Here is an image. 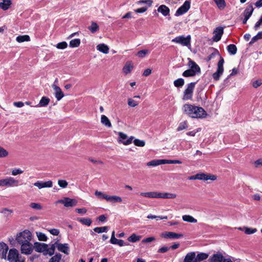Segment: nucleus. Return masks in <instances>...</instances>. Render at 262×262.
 Listing matches in <instances>:
<instances>
[{"label":"nucleus","instance_id":"nucleus-26","mask_svg":"<svg viewBox=\"0 0 262 262\" xmlns=\"http://www.w3.org/2000/svg\"><path fill=\"white\" fill-rule=\"evenodd\" d=\"M133 63L131 61H127L123 68L122 71L124 74H127L130 73L133 69Z\"/></svg>","mask_w":262,"mask_h":262},{"label":"nucleus","instance_id":"nucleus-40","mask_svg":"<svg viewBox=\"0 0 262 262\" xmlns=\"http://www.w3.org/2000/svg\"><path fill=\"white\" fill-rule=\"evenodd\" d=\"M56 247L55 243L52 244L50 248L47 247V249L46 250L44 254H49L50 256L52 255L55 252V248Z\"/></svg>","mask_w":262,"mask_h":262},{"label":"nucleus","instance_id":"nucleus-54","mask_svg":"<svg viewBox=\"0 0 262 262\" xmlns=\"http://www.w3.org/2000/svg\"><path fill=\"white\" fill-rule=\"evenodd\" d=\"M30 206L31 208L34 209L39 210L42 209V208L41 205L39 203H31L30 204Z\"/></svg>","mask_w":262,"mask_h":262},{"label":"nucleus","instance_id":"nucleus-36","mask_svg":"<svg viewBox=\"0 0 262 262\" xmlns=\"http://www.w3.org/2000/svg\"><path fill=\"white\" fill-rule=\"evenodd\" d=\"M199 74L195 71H194L192 69H190V68L186 71H185L183 73V76L184 77H193L195 76L196 75Z\"/></svg>","mask_w":262,"mask_h":262},{"label":"nucleus","instance_id":"nucleus-23","mask_svg":"<svg viewBox=\"0 0 262 262\" xmlns=\"http://www.w3.org/2000/svg\"><path fill=\"white\" fill-rule=\"evenodd\" d=\"M189 62L188 66L190 69H192L194 71H195L199 74L201 73V69L200 67L193 60L188 58Z\"/></svg>","mask_w":262,"mask_h":262},{"label":"nucleus","instance_id":"nucleus-32","mask_svg":"<svg viewBox=\"0 0 262 262\" xmlns=\"http://www.w3.org/2000/svg\"><path fill=\"white\" fill-rule=\"evenodd\" d=\"M158 192L155 191L140 193V195L149 198H158Z\"/></svg>","mask_w":262,"mask_h":262},{"label":"nucleus","instance_id":"nucleus-21","mask_svg":"<svg viewBox=\"0 0 262 262\" xmlns=\"http://www.w3.org/2000/svg\"><path fill=\"white\" fill-rule=\"evenodd\" d=\"M191 36L187 35L186 37L181 36V45L187 47L188 49L191 48Z\"/></svg>","mask_w":262,"mask_h":262},{"label":"nucleus","instance_id":"nucleus-35","mask_svg":"<svg viewBox=\"0 0 262 262\" xmlns=\"http://www.w3.org/2000/svg\"><path fill=\"white\" fill-rule=\"evenodd\" d=\"M101 122L102 124L108 127L112 126V124L108 118L105 115H103L101 116Z\"/></svg>","mask_w":262,"mask_h":262},{"label":"nucleus","instance_id":"nucleus-43","mask_svg":"<svg viewBox=\"0 0 262 262\" xmlns=\"http://www.w3.org/2000/svg\"><path fill=\"white\" fill-rule=\"evenodd\" d=\"M182 219L184 221L189 223H196L197 220L189 215H185L182 216Z\"/></svg>","mask_w":262,"mask_h":262},{"label":"nucleus","instance_id":"nucleus-10","mask_svg":"<svg viewBox=\"0 0 262 262\" xmlns=\"http://www.w3.org/2000/svg\"><path fill=\"white\" fill-rule=\"evenodd\" d=\"M21 245V252L25 254H30L33 251V248L30 242L29 243L19 244Z\"/></svg>","mask_w":262,"mask_h":262},{"label":"nucleus","instance_id":"nucleus-19","mask_svg":"<svg viewBox=\"0 0 262 262\" xmlns=\"http://www.w3.org/2000/svg\"><path fill=\"white\" fill-rule=\"evenodd\" d=\"M48 245L44 243H35L34 248L38 252H44L47 249Z\"/></svg>","mask_w":262,"mask_h":262},{"label":"nucleus","instance_id":"nucleus-60","mask_svg":"<svg viewBox=\"0 0 262 262\" xmlns=\"http://www.w3.org/2000/svg\"><path fill=\"white\" fill-rule=\"evenodd\" d=\"M262 24V15H261L259 19L256 23L254 26V29L255 30H257L260 25Z\"/></svg>","mask_w":262,"mask_h":262},{"label":"nucleus","instance_id":"nucleus-61","mask_svg":"<svg viewBox=\"0 0 262 262\" xmlns=\"http://www.w3.org/2000/svg\"><path fill=\"white\" fill-rule=\"evenodd\" d=\"M152 1L151 0H141L137 2L138 4H146L148 5V6H150Z\"/></svg>","mask_w":262,"mask_h":262},{"label":"nucleus","instance_id":"nucleus-14","mask_svg":"<svg viewBox=\"0 0 262 262\" xmlns=\"http://www.w3.org/2000/svg\"><path fill=\"white\" fill-rule=\"evenodd\" d=\"M52 87L54 89L55 96L57 100L58 101L61 100L64 96L61 89L55 84H53Z\"/></svg>","mask_w":262,"mask_h":262},{"label":"nucleus","instance_id":"nucleus-46","mask_svg":"<svg viewBox=\"0 0 262 262\" xmlns=\"http://www.w3.org/2000/svg\"><path fill=\"white\" fill-rule=\"evenodd\" d=\"M108 227L104 226L101 227H95L94 229V231L98 233H101L103 232H106L108 230Z\"/></svg>","mask_w":262,"mask_h":262},{"label":"nucleus","instance_id":"nucleus-13","mask_svg":"<svg viewBox=\"0 0 262 262\" xmlns=\"http://www.w3.org/2000/svg\"><path fill=\"white\" fill-rule=\"evenodd\" d=\"M9 248L7 244L4 242L0 243V256L2 258L6 259Z\"/></svg>","mask_w":262,"mask_h":262},{"label":"nucleus","instance_id":"nucleus-49","mask_svg":"<svg viewBox=\"0 0 262 262\" xmlns=\"http://www.w3.org/2000/svg\"><path fill=\"white\" fill-rule=\"evenodd\" d=\"M95 195L99 199L105 200H106V198H107L108 196V195L105 194L104 193L101 191H99L98 190L95 191Z\"/></svg>","mask_w":262,"mask_h":262},{"label":"nucleus","instance_id":"nucleus-5","mask_svg":"<svg viewBox=\"0 0 262 262\" xmlns=\"http://www.w3.org/2000/svg\"><path fill=\"white\" fill-rule=\"evenodd\" d=\"M224 63V58L222 57H221L220 60L217 63V69L216 72L213 74L212 77L213 78L217 81L219 80L220 76L222 75L224 72V68L223 64Z\"/></svg>","mask_w":262,"mask_h":262},{"label":"nucleus","instance_id":"nucleus-7","mask_svg":"<svg viewBox=\"0 0 262 262\" xmlns=\"http://www.w3.org/2000/svg\"><path fill=\"white\" fill-rule=\"evenodd\" d=\"M196 82H191L187 85V89L184 92L183 99L188 100L192 98L193 91Z\"/></svg>","mask_w":262,"mask_h":262},{"label":"nucleus","instance_id":"nucleus-28","mask_svg":"<svg viewBox=\"0 0 262 262\" xmlns=\"http://www.w3.org/2000/svg\"><path fill=\"white\" fill-rule=\"evenodd\" d=\"M50 101V100L48 97L43 96L41 98V99L39 101V103L37 105H36L35 106L36 107H45L49 104Z\"/></svg>","mask_w":262,"mask_h":262},{"label":"nucleus","instance_id":"nucleus-2","mask_svg":"<svg viewBox=\"0 0 262 262\" xmlns=\"http://www.w3.org/2000/svg\"><path fill=\"white\" fill-rule=\"evenodd\" d=\"M31 232L28 230H25L17 234L16 241L18 244L29 243V242L31 241Z\"/></svg>","mask_w":262,"mask_h":262},{"label":"nucleus","instance_id":"nucleus-44","mask_svg":"<svg viewBox=\"0 0 262 262\" xmlns=\"http://www.w3.org/2000/svg\"><path fill=\"white\" fill-rule=\"evenodd\" d=\"M141 236L139 235H137L136 234H132L128 238V241L130 242H136L137 241H139Z\"/></svg>","mask_w":262,"mask_h":262},{"label":"nucleus","instance_id":"nucleus-29","mask_svg":"<svg viewBox=\"0 0 262 262\" xmlns=\"http://www.w3.org/2000/svg\"><path fill=\"white\" fill-rule=\"evenodd\" d=\"M12 4L11 0H3L0 2V8L3 10H8Z\"/></svg>","mask_w":262,"mask_h":262},{"label":"nucleus","instance_id":"nucleus-16","mask_svg":"<svg viewBox=\"0 0 262 262\" xmlns=\"http://www.w3.org/2000/svg\"><path fill=\"white\" fill-rule=\"evenodd\" d=\"M195 107L196 106H194L191 104H185L183 106V111L185 113L192 118L193 111H194Z\"/></svg>","mask_w":262,"mask_h":262},{"label":"nucleus","instance_id":"nucleus-27","mask_svg":"<svg viewBox=\"0 0 262 262\" xmlns=\"http://www.w3.org/2000/svg\"><path fill=\"white\" fill-rule=\"evenodd\" d=\"M195 257L194 252H189L185 256L183 262H194Z\"/></svg>","mask_w":262,"mask_h":262},{"label":"nucleus","instance_id":"nucleus-59","mask_svg":"<svg viewBox=\"0 0 262 262\" xmlns=\"http://www.w3.org/2000/svg\"><path fill=\"white\" fill-rule=\"evenodd\" d=\"M139 104V102L134 100V99L132 98H129L128 99V104L129 106L132 107H135L137 105H138Z\"/></svg>","mask_w":262,"mask_h":262},{"label":"nucleus","instance_id":"nucleus-20","mask_svg":"<svg viewBox=\"0 0 262 262\" xmlns=\"http://www.w3.org/2000/svg\"><path fill=\"white\" fill-rule=\"evenodd\" d=\"M254 11V8L252 4H250L245 9L243 15L245 18H248L251 17Z\"/></svg>","mask_w":262,"mask_h":262},{"label":"nucleus","instance_id":"nucleus-50","mask_svg":"<svg viewBox=\"0 0 262 262\" xmlns=\"http://www.w3.org/2000/svg\"><path fill=\"white\" fill-rule=\"evenodd\" d=\"M134 144L139 147H143L145 145V142L144 140L136 139L133 141Z\"/></svg>","mask_w":262,"mask_h":262},{"label":"nucleus","instance_id":"nucleus-57","mask_svg":"<svg viewBox=\"0 0 262 262\" xmlns=\"http://www.w3.org/2000/svg\"><path fill=\"white\" fill-rule=\"evenodd\" d=\"M58 184L60 187L64 188L67 187L68 183L64 180H59L58 181Z\"/></svg>","mask_w":262,"mask_h":262},{"label":"nucleus","instance_id":"nucleus-38","mask_svg":"<svg viewBox=\"0 0 262 262\" xmlns=\"http://www.w3.org/2000/svg\"><path fill=\"white\" fill-rule=\"evenodd\" d=\"M30 40V38L28 35H19L16 38V40L18 42H23L24 41H29Z\"/></svg>","mask_w":262,"mask_h":262},{"label":"nucleus","instance_id":"nucleus-47","mask_svg":"<svg viewBox=\"0 0 262 262\" xmlns=\"http://www.w3.org/2000/svg\"><path fill=\"white\" fill-rule=\"evenodd\" d=\"M61 259V255L59 253H57L54 256L52 257L49 262H59Z\"/></svg>","mask_w":262,"mask_h":262},{"label":"nucleus","instance_id":"nucleus-18","mask_svg":"<svg viewBox=\"0 0 262 262\" xmlns=\"http://www.w3.org/2000/svg\"><path fill=\"white\" fill-rule=\"evenodd\" d=\"M223 254L221 253L213 254L209 259L210 262H223L224 260Z\"/></svg>","mask_w":262,"mask_h":262},{"label":"nucleus","instance_id":"nucleus-62","mask_svg":"<svg viewBox=\"0 0 262 262\" xmlns=\"http://www.w3.org/2000/svg\"><path fill=\"white\" fill-rule=\"evenodd\" d=\"M262 84V79L257 80L253 82V86L255 88H257Z\"/></svg>","mask_w":262,"mask_h":262},{"label":"nucleus","instance_id":"nucleus-63","mask_svg":"<svg viewBox=\"0 0 262 262\" xmlns=\"http://www.w3.org/2000/svg\"><path fill=\"white\" fill-rule=\"evenodd\" d=\"M23 173V170L20 169H14L12 171V174L13 176H16Z\"/></svg>","mask_w":262,"mask_h":262},{"label":"nucleus","instance_id":"nucleus-45","mask_svg":"<svg viewBox=\"0 0 262 262\" xmlns=\"http://www.w3.org/2000/svg\"><path fill=\"white\" fill-rule=\"evenodd\" d=\"M80 39H74L70 41L69 45L70 47L75 48L78 47L80 45Z\"/></svg>","mask_w":262,"mask_h":262},{"label":"nucleus","instance_id":"nucleus-12","mask_svg":"<svg viewBox=\"0 0 262 262\" xmlns=\"http://www.w3.org/2000/svg\"><path fill=\"white\" fill-rule=\"evenodd\" d=\"M34 185L37 187L39 189L51 188L53 186V182L51 180L46 182L37 181L34 183Z\"/></svg>","mask_w":262,"mask_h":262},{"label":"nucleus","instance_id":"nucleus-22","mask_svg":"<svg viewBox=\"0 0 262 262\" xmlns=\"http://www.w3.org/2000/svg\"><path fill=\"white\" fill-rule=\"evenodd\" d=\"M106 201L112 203H121L122 199L121 197L118 195H108L107 198H106Z\"/></svg>","mask_w":262,"mask_h":262},{"label":"nucleus","instance_id":"nucleus-55","mask_svg":"<svg viewBox=\"0 0 262 262\" xmlns=\"http://www.w3.org/2000/svg\"><path fill=\"white\" fill-rule=\"evenodd\" d=\"M37 236L39 241H46L47 239V237L46 235L42 233V232H36Z\"/></svg>","mask_w":262,"mask_h":262},{"label":"nucleus","instance_id":"nucleus-30","mask_svg":"<svg viewBox=\"0 0 262 262\" xmlns=\"http://www.w3.org/2000/svg\"><path fill=\"white\" fill-rule=\"evenodd\" d=\"M191 0H186L181 6V15L187 12L190 8Z\"/></svg>","mask_w":262,"mask_h":262},{"label":"nucleus","instance_id":"nucleus-11","mask_svg":"<svg viewBox=\"0 0 262 262\" xmlns=\"http://www.w3.org/2000/svg\"><path fill=\"white\" fill-rule=\"evenodd\" d=\"M224 33V29L222 27L216 28L213 31V40L215 42L219 41L222 37V35Z\"/></svg>","mask_w":262,"mask_h":262},{"label":"nucleus","instance_id":"nucleus-6","mask_svg":"<svg viewBox=\"0 0 262 262\" xmlns=\"http://www.w3.org/2000/svg\"><path fill=\"white\" fill-rule=\"evenodd\" d=\"M118 135V142L119 143H122L125 145H128L132 143L133 139H134V137L133 136H130V137L128 138L126 134L122 132H119Z\"/></svg>","mask_w":262,"mask_h":262},{"label":"nucleus","instance_id":"nucleus-39","mask_svg":"<svg viewBox=\"0 0 262 262\" xmlns=\"http://www.w3.org/2000/svg\"><path fill=\"white\" fill-rule=\"evenodd\" d=\"M99 29V26L94 21L91 23V26L88 27V29L92 33H94L97 32Z\"/></svg>","mask_w":262,"mask_h":262},{"label":"nucleus","instance_id":"nucleus-34","mask_svg":"<svg viewBox=\"0 0 262 262\" xmlns=\"http://www.w3.org/2000/svg\"><path fill=\"white\" fill-rule=\"evenodd\" d=\"M213 1L220 10H224L226 7V3L225 0H213Z\"/></svg>","mask_w":262,"mask_h":262},{"label":"nucleus","instance_id":"nucleus-64","mask_svg":"<svg viewBox=\"0 0 262 262\" xmlns=\"http://www.w3.org/2000/svg\"><path fill=\"white\" fill-rule=\"evenodd\" d=\"M75 211L78 212V213L81 214H84L86 213L87 210L85 208H76L75 209Z\"/></svg>","mask_w":262,"mask_h":262},{"label":"nucleus","instance_id":"nucleus-42","mask_svg":"<svg viewBox=\"0 0 262 262\" xmlns=\"http://www.w3.org/2000/svg\"><path fill=\"white\" fill-rule=\"evenodd\" d=\"M158 198H173L175 197V195L168 193L158 192Z\"/></svg>","mask_w":262,"mask_h":262},{"label":"nucleus","instance_id":"nucleus-58","mask_svg":"<svg viewBox=\"0 0 262 262\" xmlns=\"http://www.w3.org/2000/svg\"><path fill=\"white\" fill-rule=\"evenodd\" d=\"M68 46V44L66 41H62L57 43L56 46V48L59 49H64Z\"/></svg>","mask_w":262,"mask_h":262},{"label":"nucleus","instance_id":"nucleus-24","mask_svg":"<svg viewBox=\"0 0 262 262\" xmlns=\"http://www.w3.org/2000/svg\"><path fill=\"white\" fill-rule=\"evenodd\" d=\"M164 159L153 160L146 163L148 167H156L157 166L164 164Z\"/></svg>","mask_w":262,"mask_h":262},{"label":"nucleus","instance_id":"nucleus-17","mask_svg":"<svg viewBox=\"0 0 262 262\" xmlns=\"http://www.w3.org/2000/svg\"><path fill=\"white\" fill-rule=\"evenodd\" d=\"M55 244L58 251L63 252L66 254H69V247L68 244H60L56 242Z\"/></svg>","mask_w":262,"mask_h":262},{"label":"nucleus","instance_id":"nucleus-9","mask_svg":"<svg viewBox=\"0 0 262 262\" xmlns=\"http://www.w3.org/2000/svg\"><path fill=\"white\" fill-rule=\"evenodd\" d=\"M57 203L63 204L66 207H73L77 205V201L75 199H70L69 198H64L62 200L57 201Z\"/></svg>","mask_w":262,"mask_h":262},{"label":"nucleus","instance_id":"nucleus-52","mask_svg":"<svg viewBox=\"0 0 262 262\" xmlns=\"http://www.w3.org/2000/svg\"><path fill=\"white\" fill-rule=\"evenodd\" d=\"M8 155L9 152L3 147L0 146V158L7 157Z\"/></svg>","mask_w":262,"mask_h":262},{"label":"nucleus","instance_id":"nucleus-3","mask_svg":"<svg viewBox=\"0 0 262 262\" xmlns=\"http://www.w3.org/2000/svg\"><path fill=\"white\" fill-rule=\"evenodd\" d=\"M217 179L216 176L210 173H199L189 177V180H200L203 181H215Z\"/></svg>","mask_w":262,"mask_h":262},{"label":"nucleus","instance_id":"nucleus-31","mask_svg":"<svg viewBox=\"0 0 262 262\" xmlns=\"http://www.w3.org/2000/svg\"><path fill=\"white\" fill-rule=\"evenodd\" d=\"M96 48L99 51L104 54H107L108 53L109 48L104 43H101L97 45Z\"/></svg>","mask_w":262,"mask_h":262},{"label":"nucleus","instance_id":"nucleus-33","mask_svg":"<svg viewBox=\"0 0 262 262\" xmlns=\"http://www.w3.org/2000/svg\"><path fill=\"white\" fill-rule=\"evenodd\" d=\"M158 11L161 13L163 15L167 16L169 13V9L165 5H161L158 8Z\"/></svg>","mask_w":262,"mask_h":262},{"label":"nucleus","instance_id":"nucleus-25","mask_svg":"<svg viewBox=\"0 0 262 262\" xmlns=\"http://www.w3.org/2000/svg\"><path fill=\"white\" fill-rule=\"evenodd\" d=\"M209 256V254L206 253H199L196 255H195L194 262H200L206 259Z\"/></svg>","mask_w":262,"mask_h":262},{"label":"nucleus","instance_id":"nucleus-4","mask_svg":"<svg viewBox=\"0 0 262 262\" xmlns=\"http://www.w3.org/2000/svg\"><path fill=\"white\" fill-rule=\"evenodd\" d=\"M18 181L13 177H7L4 179L0 180V187H12L18 185Z\"/></svg>","mask_w":262,"mask_h":262},{"label":"nucleus","instance_id":"nucleus-56","mask_svg":"<svg viewBox=\"0 0 262 262\" xmlns=\"http://www.w3.org/2000/svg\"><path fill=\"white\" fill-rule=\"evenodd\" d=\"M0 212L4 214L6 216H9L12 213L13 210L7 208H4L0 211Z\"/></svg>","mask_w":262,"mask_h":262},{"label":"nucleus","instance_id":"nucleus-1","mask_svg":"<svg viewBox=\"0 0 262 262\" xmlns=\"http://www.w3.org/2000/svg\"><path fill=\"white\" fill-rule=\"evenodd\" d=\"M7 258L9 262H25V258L21 256L18 251L14 248L9 251Z\"/></svg>","mask_w":262,"mask_h":262},{"label":"nucleus","instance_id":"nucleus-48","mask_svg":"<svg viewBox=\"0 0 262 262\" xmlns=\"http://www.w3.org/2000/svg\"><path fill=\"white\" fill-rule=\"evenodd\" d=\"M149 53L148 50H142L138 52L136 55L139 58H144Z\"/></svg>","mask_w":262,"mask_h":262},{"label":"nucleus","instance_id":"nucleus-37","mask_svg":"<svg viewBox=\"0 0 262 262\" xmlns=\"http://www.w3.org/2000/svg\"><path fill=\"white\" fill-rule=\"evenodd\" d=\"M77 220L83 225H85L88 226H90L92 223L91 219L90 218H77Z\"/></svg>","mask_w":262,"mask_h":262},{"label":"nucleus","instance_id":"nucleus-51","mask_svg":"<svg viewBox=\"0 0 262 262\" xmlns=\"http://www.w3.org/2000/svg\"><path fill=\"white\" fill-rule=\"evenodd\" d=\"M110 242L112 244L118 245L120 246H123L125 245L124 242L123 240L118 239L116 238L113 241H110Z\"/></svg>","mask_w":262,"mask_h":262},{"label":"nucleus","instance_id":"nucleus-15","mask_svg":"<svg viewBox=\"0 0 262 262\" xmlns=\"http://www.w3.org/2000/svg\"><path fill=\"white\" fill-rule=\"evenodd\" d=\"M161 236L164 238L176 239L180 237V234L172 232H164L161 233Z\"/></svg>","mask_w":262,"mask_h":262},{"label":"nucleus","instance_id":"nucleus-53","mask_svg":"<svg viewBox=\"0 0 262 262\" xmlns=\"http://www.w3.org/2000/svg\"><path fill=\"white\" fill-rule=\"evenodd\" d=\"M244 229H245V233L246 234H253L257 231V229L256 228L245 227Z\"/></svg>","mask_w":262,"mask_h":262},{"label":"nucleus","instance_id":"nucleus-8","mask_svg":"<svg viewBox=\"0 0 262 262\" xmlns=\"http://www.w3.org/2000/svg\"><path fill=\"white\" fill-rule=\"evenodd\" d=\"M207 115V113L202 107L196 106L194 111H193L192 118L204 119L206 118Z\"/></svg>","mask_w":262,"mask_h":262},{"label":"nucleus","instance_id":"nucleus-41","mask_svg":"<svg viewBox=\"0 0 262 262\" xmlns=\"http://www.w3.org/2000/svg\"><path fill=\"white\" fill-rule=\"evenodd\" d=\"M227 50L231 55H235L237 52V48L235 45L230 44L227 46Z\"/></svg>","mask_w":262,"mask_h":262}]
</instances>
